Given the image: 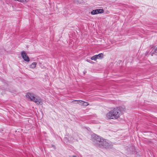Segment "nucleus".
Wrapping results in <instances>:
<instances>
[{"label": "nucleus", "instance_id": "1", "mask_svg": "<svg viewBox=\"0 0 157 157\" xmlns=\"http://www.w3.org/2000/svg\"><path fill=\"white\" fill-rule=\"evenodd\" d=\"M122 114L121 108H117L107 113L106 114V117L109 119H115L119 118Z\"/></svg>", "mask_w": 157, "mask_h": 157}, {"label": "nucleus", "instance_id": "2", "mask_svg": "<svg viewBox=\"0 0 157 157\" xmlns=\"http://www.w3.org/2000/svg\"><path fill=\"white\" fill-rule=\"evenodd\" d=\"M112 142L107 140H105L101 137H99V147L106 149L112 148L113 147Z\"/></svg>", "mask_w": 157, "mask_h": 157}, {"label": "nucleus", "instance_id": "3", "mask_svg": "<svg viewBox=\"0 0 157 157\" xmlns=\"http://www.w3.org/2000/svg\"><path fill=\"white\" fill-rule=\"evenodd\" d=\"M21 56L23 59L26 62H29L30 61V59L27 55L25 52L23 51L21 52Z\"/></svg>", "mask_w": 157, "mask_h": 157}, {"label": "nucleus", "instance_id": "4", "mask_svg": "<svg viewBox=\"0 0 157 157\" xmlns=\"http://www.w3.org/2000/svg\"><path fill=\"white\" fill-rule=\"evenodd\" d=\"M25 96L29 100L33 101L35 97L33 94L29 92L26 93Z\"/></svg>", "mask_w": 157, "mask_h": 157}, {"label": "nucleus", "instance_id": "5", "mask_svg": "<svg viewBox=\"0 0 157 157\" xmlns=\"http://www.w3.org/2000/svg\"><path fill=\"white\" fill-rule=\"evenodd\" d=\"M33 101L38 105H41L43 104L42 99L39 97H35Z\"/></svg>", "mask_w": 157, "mask_h": 157}, {"label": "nucleus", "instance_id": "6", "mask_svg": "<svg viewBox=\"0 0 157 157\" xmlns=\"http://www.w3.org/2000/svg\"><path fill=\"white\" fill-rule=\"evenodd\" d=\"M92 140L95 143L97 142V137L98 136L95 134H93L92 136Z\"/></svg>", "mask_w": 157, "mask_h": 157}, {"label": "nucleus", "instance_id": "7", "mask_svg": "<svg viewBox=\"0 0 157 157\" xmlns=\"http://www.w3.org/2000/svg\"><path fill=\"white\" fill-rule=\"evenodd\" d=\"M37 63L36 62H33L30 66L29 68L32 69H34L36 67Z\"/></svg>", "mask_w": 157, "mask_h": 157}, {"label": "nucleus", "instance_id": "8", "mask_svg": "<svg viewBox=\"0 0 157 157\" xmlns=\"http://www.w3.org/2000/svg\"><path fill=\"white\" fill-rule=\"evenodd\" d=\"M98 58V55H95L91 58V59L94 61L96 60Z\"/></svg>", "mask_w": 157, "mask_h": 157}, {"label": "nucleus", "instance_id": "9", "mask_svg": "<svg viewBox=\"0 0 157 157\" xmlns=\"http://www.w3.org/2000/svg\"><path fill=\"white\" fill-rule=\"evenodd\" d=\"M98 13V9L94 10L91 12L92 15H95Z\"/></svg>", "mask_w": 157, "mask_h": 157}, {"label": "nucleus", "instance_id": "10", "mask_svg": "<svg viewBox=\"0 0 157 157\" xmlns=\"http://www.w3.org/2000/svg\"><path fill=\"white\" fill-rule=\"evenodd\" d=\"M79 102H82V105L83 106H86L89 105L88 103L86 102H84L83 101H80Z\"/></svg>", "mask_w": 157, "mask_h": 157}, {"label": "nucleus", "instance_id": "11", "mask_svg": "<svg viewBox=\"0 0 157 157\" xmlns=\"http://www.w3.org/2000/svg\"><path fill=\"white\" fill-rule=\"evenodd\" d=\"M100 41L101 42L100 43H99V44L101 45L102 44H101V43H104V40L101 39V38H99V42Z\"/></svg>", "mask_w": 157, "mask_h": 157}, {"label": "nucleus", "instance_id": "12", "mask_svg": "<svg viewBox=\"0 0 157 157\" xmlns=\"http://www.w3.org/2000/svg\"><path fill=\"white\" fill-rule=\"evenodd\" d=\"M104 56L103 54L102 53L99 54V59H102L103 58Z\"/></svg>", "mask_w": 157, "mask_h": 157}, {"label": "nucleus", "instance_id": "13", "mask_svg": "<svg viewBox=\"0 0 157 157\" xmlns=\"http://www.w3.org/2000/svg\"><path fill=\"white\" fill-rule=\"evenodd\" d=\"M104 10L102 9H99V13H103Z\"/></svg>", "mask_w": 157, "mask_h": 157}, {"label": "nucleus", "instance_id": "14", "mask_svg": "<svg viewBox=\"0 0 157 157\" xmlns=\"http://www.w3.org/2000/svg\"><path fill=\"white\" fill-rule=\"evenodd\" d=\"M80 101H81V100L78 101H77L79 105H82V102H79Z\"/></svg>", "mask_w": 157, "mask_h": 157}, {"label": "nucleus", "instance_id": "15", "mask_svg": "<svg viewBox=\"0 0 157 157\" xmlns=\"http://www.w3.org/2000/svg\"><path fill=\"white\" fill-rule=\"evenodd\" d=\"M86 61L88 62H89L90 63H92L93 62L91 61L90 60H88V59H87L86 60Z\"/></svg>", "mask_w": 157, "mask_h": 157}, {"label": "nucleus", "instance_id": "16", "mask_svg": "<svg viewBox=\"0 0 157 157\" xmlns=\"http://www.w3.org/2000/svg\"><path fill=\"white\" fill-rule=\"evenodd\" d=\"M155 52L156 53H157V48H156V49H155Z\"/></svg>", "mask_w": 157, "mask_h": 157}, {"label": "nucleus", "instance_id": "17", "mask_svg": "<svg viewBox=\"0 0 157 157\" xmlns=\"http://www.w3.org/2000/svg\"><path fill=\"white\" fill-rule=\"evenodd\" d=\"M109 13V12L108 11H107V12L106 13Z\"/></svg>", "mask_w": 157, "mask_h": 157}, {"label": "nucleus", "instance_id": "18", "mask_svg": "<svg viewBox=\"0 0 157 157\" xmlns=\"http://www.w3.org/2000/svg\"><path fill=\"white\" fill-rule=\"evenodd\" d=\"M73 157H76V156H73Z\"/></svg>", "mask_w": 157, "mask_h": 157}]
</instances>
